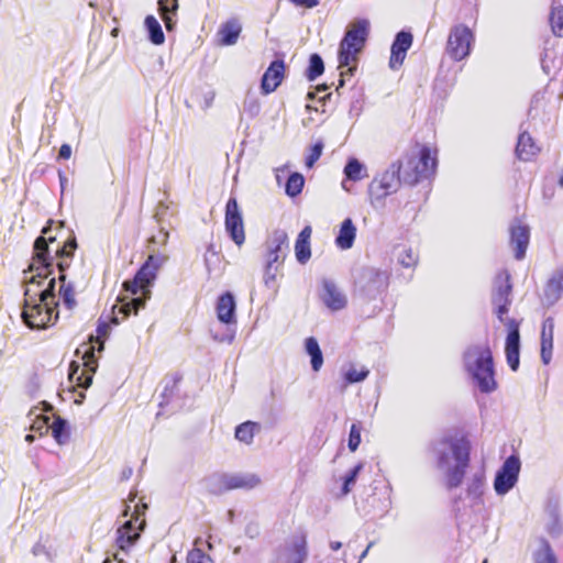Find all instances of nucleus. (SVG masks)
Listing matches in <instances>:
<instances>
[{
  "mask_svg": "<svg viewBox=\"0 0 563 563\" xmlns=\"http://www.w3.org/2000/svg\"><path fill=\"white\" fill-rule=\"evenodd\" d=\"M463 361L466 372L482 393L489 394L496 390L493 354L487 343L468 346Z\"/></svg>",
  "mask_w": 563,
  "mask_h": 563,
  "instance_id": "obj_2",
  "label": "nucleus"
},
{
  "mask_svg": "<svg viewBox=\"0 0 563 563\" xmlns=\"http://www.w3.org/2000/svg\"><path fill=\"white\" fill-rule=\"evenodd\" d=\"M261 478L254 473L229 474V488L232 489H252L258 486Z\"/></svg>",
  "mask_w": 563,
  "mask_h": 563,
  "instance_id": "obj_29",
  "label": "nucleus"
},
{
  "mask_svg": "<svg viewBox=\"0 0 563 563\" xmlns=\"http://www.w3.org/2000/svg\"><path fill=\"white\" fill-rule=\"evenodd\" d=\"M361 443V427L353 423L350 429L347 446L352 452H355Z\"/></svg>",
  "mask_w": 563,
  "mask_h": 563,
  "instance_id": "obj_52",
  "label": "nucleus"
},
{
  "mask_svg": "<svg viewBox=\"0 0 563 563\" xmlns=\"http://www.w3.org/2000/svg\"><path fill=\"white\" fill-rule=\"evenodd\" d=\"M53 221L49 220L47 225L42 229V235L38 236L34 242V261L41 265L43 269H49L53 267L54 257L49 254L48 243H53L56 241V236H48L51 232V225Z\"/></svg>",
  "mask_w": 563,
  "mask_h": 563,
  "instance_id": "obj_17",
  "label": "nucleus"
},
{
  "mask_svg": "<svg viewBox=\"0 0 563 563\" xmlns=\"http://www.w3.org/2000/svg\"><path fill=\"white\" fill-rule=\"evenodd\" d=\"M49 429L52 430L53 438L58 444L63 445L68 441V423L62 417H56Z\"/></svg>",
  "mask_w": 563,
  "mask_h": 563,
  "instance_id": "obj_39",
  "label": "nucleus"
},
{
  "mask_svg": "<svg viewBox=\"0 0 563 563\" xmlns=\"http://www.w3.org/2000/svg\"><path fill=\"white\" fill-rule=\"evenodd\" d=\"M60 297L65 303V306L68 309H73L76 305L75 296H74V287L71 284H65L62 283L60 290H59Z\"/></svg>",
  "mask_w": 563,
  "mask_h": 563,
  "instance_id": "obj_49",
  "label": "nucleus"
},
{
  "mask_svg": "<svg viewBox=\"0 0 563 563\" xmlns=\"http://www.w3.org/2000/svg\"><path fill=\"white\" fill-rule=\"evenodd\" d=\"M245 533L251 537V538H254L256 534H257V528L256 527H251L249 526L245 530Z\"/></svg>",
  "mask_w": 563,
  "mask_h": 563,
  "instance_id": "obj_60",
  "label": "nucleus"
},
{
  "mask_svg": "<svg viewBox=\"0 0 563 563\" xmlns=\"http://www.w3.org/2000/svg\"><path fill=\"white\" fill-rule=\"evenodd\" d=\"M59 181H60V187H62V190H63L65 184L67 183V177L65 175H63L62 173H59Z\"/></svg>",
  "mask_w": 563,
  "mask_h": 563,
  "instance_id": "obj_63",
  "label": "nucleus"
},
{
  "mask_svg": "<svg viewBox=\"0 0 563 563\" xmlns=\"http://www.w3.org/2000/svg\"><path fill=\"white\" fill-rule=\"evenodd\" d=\"M553 335L554 319L552 317H548L543 320L541 330V360L545 365H548L552 358Z\"/></svg>",
  "mask_w": 563,
  "mask_h": 563,
  "instance_id": "obj_22",
  "label": "nucleus"
},
{
  "mask_svg": "<svg viewBox=\"0 0 563 563\" xmlns=\"http://www.w3.org/2000/svg\"><path fill=\"white\" fill-rule=\"evenodd\" d=\"M133 470L131 467H125L121 473V478L126 481L132 476Z\"/></svg>",
  "mask_w": 563,
  "mask_h": 563,
  "instance_id": "obj_59",
  "label": "nucleus"
},
{
  "mask_svg": "<svg viewBox=\"0 0 563 563\" xmlns=\"http://www.w3.org/2000/svg\"><path fill=\"white\" fill-rule=\"evenodd\" d=\"M280 260H284L280 255L277 253L272 252L269 249L267 251V260H266V266H265V284L267 285L269 280L275 278V271L274 264L278 263Z\"/></svg>",
  "mask_w": 563,
  "mask_h": 563,
  "instance_id": "obj_46",
  "label": "nucleus"
},
{
  "mask_svg": "<svg viewBox=\"0 0 563 563\" xmlns=\"http://www.w3.org/2000/svg\"><path fill=\"white\" fill-rule=\"evenodd\" d=\"M330 548L333 551H338V550H340L342 548V542H340V541H331L330 542Z\"/></svg>",
  "mask_w": 563,
  "mask_h": 563,
  "instance_id": "obj_61",
  "label": "nucleus"
},
{
  "mask_svg": "<svg viewBox=\"0 0 563 563\" xmlns=\"http://www.w3.org/2000/svg\"><path fill=\"white\" fill-rule=\"evenodd\" d=\"M400 169L401 163L394 162L389 167L376 176L368 187V192L372 199L384 200L387 196L396 192L400 186Z\"/></svg>",
  "mask_w": 563,
  "mask_h": 563,
  "instance_id": "obj_8",
  "label": "nucleus"
},
{
  "mask_svg": "<svg viewBox=\"0 0 563 563\" xmlns=\"http://www.w3.org/2000/svg\"><path fill=\"white\" fill-rule=\"evenodd\" d=\"M324 71V63L322 57L313 53L309 57V66L306 70V77L309 81L316 80Z\"/></svg>",
  "mask_w": 563,
  "mask_h": 563,
  "instance_id": "obj_40",
  "label": "nucleus"
},
{
  "mask_svg": "<svg viewBox=\"0 0 563 563\" xmlns=\"http://www.w3.org/2000/svg\"><path fill=\"white\" fill-rule=\"evenodd\" d=\"M507 328L505 353L509 367L517 371L520 363V322L514 318L501 321Z\"/></svg>",
  "mask_w": 563,
  "mask_h": 563,
  "instance_id": "obj_16",
  "label": "nucleus"
},
{
  "mask_svg": "<svg viewBox=\"0 0 563 563\" xmlns=\"http://www.w3.org/2000/svg\"><path fill=\"white\" fill-rule=\"evenodd\" d=\"M257 427V423L252 421L243 422L236 427L235 438L245 444H250L253 442L254 432Z\"/></svg>",
  "mask_w": 563,
  "mask_h": 563,
  "instance_id": "obj_42",
  "label": "nucleus"
},
{
  "mask_svg": "<svg viewBox=\"0 0 563 563\" xmlns=\"http://www.w3.org/2000/svg\"><path fill=\"white\" fill-rule=\"evenodd\" d=\"M511 292L510 274L507 271L499 272L494 278L492 288V305L499 321L506 320L504 317L508 313L512 302Z\"/></svg>",
  "mask_w": 563,
  "mask_h": 563,
  "instance_id": "obj_9",
  "label": "nucleus"
},
{
  "mask_svg": "<svg viewBox=\"0 0 563 563\" xmlns=\"http://www.w3.org/2000/svg\"><path fill=\"white\" fill-rule=\"evenodd\" d=\"M388 279L386 271L364 267L355 280V290L362 298L373 300L387 289Z\"/></svg>",
  "mask_w": 563,
  "mask_h": 563,
  "instance_id": "obj_7",
  "label": "nucleus"
},
{
  "mask_svg": "<svg viewBox=\"0 0 563 563\" xmlns=\"http://www.w3.org/2000/svg\"><path fill=\"white\" fill-rule=\"evenodd\" d=\"M292 3L297 4V5H301V7H306V8H313L316 5H318V0H291Z\"/></svg>",
  "mask_w": 563,
  "mask_h": 563,
  "instance_id": "obj_58",
  "label": "nucleus"
},
{
  "mask_svg": "<svg viewBox=\"0 0 563 563\" xmlns=\"http://www.w3.org/2000/svg\"><path fill=\"white\" fill-rule=\"evenodd\" d=\"M323 147L324 145L322 141H318L311 146L310 152L306 157V166L308 168L313 167L316 162L320 158V156L322 155Z\"/></svg>",
  "mask_w": 563,
  "mask_h": 563,
  "instance_id": "obj_51",
  "label": "nucleus"
},
{
  "mask_svg": "<svg viewBox=\"0 0 563 563\" xmlns=\"http://www.w3.org/2000/svg\"><path fill=\"white\" fill-rule=\"evenodd\" d=\"M306 353L310 356L311 367L314 372H319L323 365V355L316 338L309 336L305 340Z\"/></svg>",
  "mask_w": 563,
  "mask_h": 563,
  "instance_id": "obj_33",
  "label": "nucleus"
},
{
  "mask_svg": "<svg viewBox=\"0 0 563 563\" xmlns=\"http://www.w3.org/2000/svg\"><path fill=\"white\" fill-rule=\"evenodd\" d=\"M145 527V520L140 518L139 512L130 520L125 521L117 530L115 544L118 551L114 554L117 563H126L124 556L129 554L130 550L135 545L140 539L141 531ZM104 563H112L109 559Z\"/></svg>",
  "mask_w": 563,
  "mask_h": 563,
  "instance_id": "obj_6",
  "label": "nucleus"
},
{
  "mask_svg": "<svg viewBox=\"0 0 563 563\" xmlns=\"http://www.w3.org/2000/svg\"><path fill=\"white\" fill-rule=\"evenodd\" d=\"M412 34L407 31H400L396 34L390 47L389 67L394 70L400 68L404 64L408 49L412 45Z\"/></svg>",
  "mask_w": 563,
  "mask_h": 563,
  "instance_id": "obj_18",
  "label": "nucleus"
},
{
  "mask_svg": "<svg viewBox=\"0 0 563 563\" xmlns=\"http://www.w3.org/2000/svg\"><path fill=\"white\" fill-rule=\"evenodd\" d=\"M84 368L73 361L69 365L68 378L76 386L87 389L92 384V377L98 368L97 358L95 355V346L86 345L81 355Z\"/></svg>",
  "mask_w": 563,
  "mask_h": 563,
  "instance_id": "obj_10",
  "label": "nucleus"
},
{
  "mask_svg": "<svg viewBox=\"0 0 563 563\" xmlns=\"http://www.w3.org/2000/svg\"><path fill=\"white\" fill-rule=\"evenodd\" d=\"M530 240L529 227L520 222L514 223L510 227V243L515 250V257L522 260Z\"/></svg>",
  "mask_w": 563,
  "mask_h": 563,
  "instance_id": "obj_20",
  "label": "nucleus"
},
{
  "mask_svg": "<svg viewBox=\"0 0 563 563\" xmlns=\"http://www.w3.org/2000/svg\"><path fill=\"white\" fill-rule=\"evenodd\" d=\"M307 555L306 536H294L288 542L276 550L275 559L272 563H305Z\"/></svg>",
  "mask_w": 563,
  "mask_h": 563,
  "instance_id": "obj_12",
  "label": "nucleus"
},
{
  "mask_svg": "<svg viewBox=\"0 0 563 563\" xmlns=\"http://www.w3.org/2000/svg\"><path fill=\"white\" fill-rule=\"evenodd\" d=\"M483 473H476L472 477V482L467 487L468 496H478L482 494V487L484 485V476Z\"/></svg>",
  "mask_w": 563,
  "mask_h": 563,
  "instance_id": "obj_53",
  "label": "nucleus"
},
{
  "mask_svg": "<svg viewBox=\"0 0 563 563\" xmlns=\"http://www.w3.org/2000/svg\"><path fill=\"white\" fill-rule=\"evenodd\" d=\"M437 467L444 475L446 489L462 485L471 460V443L464 438L446 437L434 445Z\"/></svg>",
  "mask_w": 563,
  "mask_h": 563,
  "instance_id": "obj_1",
  "label": "nucleus"
},
{
  "mask_svg": "<svg viewBox=\"0 0 563 563\" xmlns=\"http://www.w3.org/2000/svg\"><path fill=\"white\" fill-rule=\"evenodd\" d=\"M545 512L548 515L547 531L552 537H558L562 531V527L556 504H549Z\"/></svg>",
  "mask_w": 563,
  "mask_h": 563,
  "instance_id": "obj_38",
  "label": "nucleus"
},
{
  "mask_svg": "<svg viewBox=\"0 0 563 563\" xmlns=\"http://www.w3.org/2000/svg\"><path fill=\"white\" fill-rule=\"evenodd\" d=\"M109 330H110V327L107 322H103V321H99L98 325H97V335L93 336V335H90V340L93 341L96 340L99 344L98 346V351L99 352H102L103 349H104V339L109 335Z\"/></svg>",
  "mask_w": 563,
  "mask_h": 563,
  "instance_id": "obj_48",
  "label": "nucleus"
},
{
  "mask_svg": "<svg viewBox=\"0 0 563 563\" xmlns=\"http://www.w3.org/2000/svg\"><path fill=\"white\" fill-rule=\"evenodd\" d=\"M285 73V63L283 59H276L271 63L265 70L262 80L261 89L264 95L275 91L282 84Z\"/></svg>",
  "mask_w": 563,
  "mask_h": 563,
  "instance_id": "obj_19",
  "label": "nucleus"
},
{
  "mask_svg": "<svg viewBox=\"0 0 563 563\" xmlns=\"http://www.w3.org/2000/svg\"><path fill=\"white\" fill-rule=\"evenodd\" d=\"M219 261V255L213 244H209L205 254V265L207 271L211 272V265Z\"/></svg>",
  "mask_w": 563,
  "mask_h": 563,
  "instance_id": "obj_54",
  "label": "nucleus"
},
{
  "mask_svg": "<svg viewBox=\"0 0 563 563\" xmlns=\"http://www.w3.org/2000/svg\"><path fill=\"white\" fill-rule=\"evenodd\" d=\"M225 231L232 241L241 246L245 242V231L242 211L239 207L238 200L231 197L225 206V218H224Z\"/></svg>",
  "mask_w": 563,
  "mask_h": 563,
  "instance_id": "obj_14",
  "label": "nucleus"
},
{
  "mask_svg": "<svg viewBox=\"0 0 563 563\" xmlns=\"http://www.w3.org/2000/svg\"><path fill=\"white\" fill-rule=\"evenodd\" d=\"M563 295V268L554 272L551 278L548 280L542 301L545 306H553L560 297Z\"/></svg>",
  "mask_w": 563,
  "mask_h": 563,
  "instance_id": "obj_21",
  "label": "nucleus"
},
{
  "mask_svg": "<svg viewBox=\"0 0 563 563\" xmlns=\"http://www.w3.org/2000/svg\"><path fill=\"white\" fill-rule=\"evenodd\" d=\"M408 164L413 167V173H405L402 180L407 184L413 185L420 179L428 178L434 173L437 159L435 157H432L431 150L427 146H423L420 150L419 157L417 159L410 158Z\"/></svg>",
  "mask_w": 563,
  "mask_h": 563,
  "instance_id": "obj_15",
  "label": "nucleus"
},
{
  "mask_svg": "<svg viewBox=\"0 0 563 563\" xmlns=\"http://www.w3.org/2000/svg\"><path fill=\"white\" fill-rule=\"evenodd\" d=\"M71 155V147L69 144H63L58 152V157L62 159H68Z\"/></svg>",
  "mask_w": 563,
  "mask_h": 563,
  "instance_id": "obj_57",
  "label": "nucleus"
},
{
  "mask_svg": "<svg viewBox=\"0 0 563 563\" xmlns=\"http://www.w3.org/2000/svg\"><path fill=\"white\" fill-rule=\"evenodd\" d=\"M48 420H49L48 417H42V418L35 420L34 423L32 424V430L40 432V434L46 433L48 431V429L51 428L48 426Z\"/></svg>",
  "mask_w": 563,
  "mask_h": 563,
  "instance_id": "obj_56",
  "label": "nucleus"
},
{
  "mask_svg": "<svg viewBox=\"0 0 563 563\" xmlns=\"http://www.w3.org/2000/svg\"><path fill=\"white\" fill-rule=\"evenodd\" d=\"M161 234H162V243L165 244L167 242V239H168V232L165 231L164 229L161 230Z\"/></svg>",
  "mask_w": 563,
  "mask_h": 563,
  "instance_id": "obj_62",
  "label": "nucleus"
},
{
  "mask_svg": "<svg viewBox=\"0 0 563 563\" xmlns=\"http://www.w3.org/2000/svg\"><path fill=\"white\" fill-rule=\"evenodd\" d=\"M55 286L56 279L52 277L47 283L46 288L41 290L40 294V301L42 302L44 309L49 310L51 319L53 318L54 309L57 306V302L55 300Z\"/></svg>",
  "mask_w": 563,
  "mask_h": 563,
  "instance_id": "obj_37",
  "label": "nucleus"
},
{
  "mask_svg": "<svg viewBox=\"0 0 563 563\" xmlns=\"http://www.w3.org/2000/svg\"><path fill=\"white\" fill-rule=\"evenodd\" d=\"M363 468V464H356L344 477L342 486V495H347L351 492V486L355 484L360 472Z\"/></svg>",
  "mask_w": 563,
  "mask_h": 563,
  "instance_id": "obj_47",
  "label": "nucleus"
},
{
  "mask_svg": "<svg viewBox=\"0 0 563 563\" xmlns=\"http://www.w3.org/2000/svg\"><path fill=\"white\" fill-rule=\"evenodd\" d=\"M203 486L212 495H222L230 490L229 474H212L203 479Z\"/></svg>",
  "mask_w": 563,
  "mask_h": 563,
  "instance_id": "obj_30",
  "label": "nucleus"
},
{
  "mask_svg": "<svg viewBox=\"0 0 563 563\" xmlns=\"http://www.w3.org/2000/svg\"><path fill=\"white\" fill-rule=\"evenodd\" d=\"M311 228L305 227L297 236L295 244V254L296 258L300 264H305L311 257L310 250V236H311Z\"/></svg>",
  "mask_w": 563,
  "mask_h": 563,
  "instance_id": "obj_26",
  "label": "nucleus"
},
{
  "mask_svg": "<svg viewBox=\"0 0 563 563\" xmlns=\"http://www.w3.org/2000/svg\"><path fill=\"white\" fill-rule=\"evenodd\" d=\"M368 375L369 371L365 366H363L361 369L351 367L345 372L344 379L346 384H355L365 380Z\"/></svg>",
  "mask_w": 563,
  "mask_h": 563,
  "instance_id": "obj_45",
  "label": "nucleus"
},
{
  "mask_svg": "<svg viewBox=\"0 0 563 563\" xmlns=\"http://www.w3.org/2000/svg\"><path fill=\"white\" fill-rule=\"evenodd\" d=\"M369 32V22L365 19H358L351 23L341 40L338 53L339 68L341 79L339 87L344 86V77L353 76L356 69L353 63H356L357 55L362 52Z\"/></svg>",
  "mask_w": 563,
  "mask_h": 563,
  "instance_id": "obj_3",
  "label": "nucleus"
},
{
  "mask_svg": "<svg viewBox=\"0 0 563 563\" xmlns=\"http://www.w3.org/2000/svg\"><path fill=\"white\" fill-rule=\"evenodd\" d=\"M532 559L534 563H558L554 551L544 538L540 539L538 549L532 553Z\"/></svg>",
  "mask_w": 563,
  "mask_h": 563,
  "instance_id": "obj_34",
  "label": "nucleus"
},
{
  "mask_svg": "<svg viewBox=\"0 0 563 563\" xmlns=\"http://www.w3.org/2000/svg\"><path fill=\"white\" fill-rule=\"evenodd\" d=\"M158 268V263L154 255H150L145 263L140 267L136 272L134 278L132 280H128L123 284V287L126 291L132 295H136L139 291H142L141 297L132 298L130 301L121 303L118 308L119 313L123 314V318H126L132 312L134 314L141 308H144L146 300L150 298V286L156 277V271Z\"/></svg>",
  "mask_w": 563,
  "mask_h": 563,
  "instance_id": "obj_4",
  "label": "nucleus"
},
{
  "mask_svg": "<svg viewBox=\"0 0 563 563\" xmlns=\"http://www.w3.org/2000/svg\"><path fill=\"white\" fill-rule=\"evenodd\" d=\"M236 302L232 292L221 295L217 302V316L219 321L225 324L235 322Z\"/></svg>",
  "mask_w": 563,
  "mask_h": 563,
  "instance_id": "obj_23",
  "label": "nucleus"
},
{
  "mask_svg": "<svg viewBox=\"0 0 563 563\" xmlns=\"http://www.w3.org/2000/svg\"><path fill=\"white\" fill-rule=\"evenodd\" d=\"M287 241V234L284 231H277L269 241L268 249L282 257H285V251L288 247Z\"/></svg>",
  "mask_w": 563,
  "mask_h": 563,
  "instance_id": "obj_43",
  "label": "nucleus"
},
{
  "mask_svg": "<svg viewBox=\"0 0 563 563\" xmlns=\"http://www.w3.org/2000/svg\"><path fill=\"white\" fill-rule=\"evenodd\" d=\"M473 33L465 25L452 29L446 44V53L454 60H462L470 55Z\"/></svg>",
  "mask_w": 563,
  "mask_h": 563,
  "instance_id": "obj_13",
  "label": "nucleus"
},
{
  "mask_svg": "<svg viewBox=\"0 0 563 563\" xmlns=\"http://www.w3.org/2000/svg\"><path fill=\"white\" fill-rule=\"evenodd\" d=\"M549 21L553 34L563 37V4L556 0L552 3Z\"/></svg>",
  "mask_w": 563,
  "mask_h": 563,
  "instance_id": "obj_35",
  "label": "nucleus"
},
{
  "mask_svg": "<svg viewBox=\"0 0 563 563\" xmlns=\"http://www.w3.org/2000/svg\"><path fill=\"white\" fill-rule=\"evenodd\" d=\"M356 236V228L350 218L342 223L339 234L335 238V244L341 250H349L353 246Z\"/></svg>",
  "mask_w": 563,
  "mask_h": 563,
  "instance_id": "obj_27",
  "label": "nucleus"
},
{
  "mask_svg": "<svg viewBox=\"0 0 563 563\" xmlns=\"http://www.w3.org/2000/svg\"><path fill=\"white\" fill-rule=\"evenodd\" d=\"M144 25L147 30L148 38L154 45H162L165 42L162 26L154 15H147Z\"/></svg>",
  "mask_w": 563,
  "mask_h": 563,
  "instance_id": "obj_36",
  "label": "nucleus"
},
{
  "mask_svg": "<svg viewBox=\"0 0 563 563\" xmlns=\"http://www.w3.org/2000/svg\"><path fill=\"white\" fill-rule=\"evenodd\" d=\"M303 185V176L300 173H291L286 181L285 192L287 196L294 198L302 191Z\"/></svg>",
  "mask_w": 563,
  "mask_h": 563,
  "instance_id": "obj_41",
  "label": "nucleus"
},
{
  "mask_svg": "<svg viewBox=\"0 0 563 563\" xmlns=\"http://www.w3.org/2000/svg\"><path fill=\"white\" fill-rule=\"evenodd\" d=\"M398 261L404 267H412L417 263V255L411 250H405Z\"/></svg>",
  "mask_w": 563,
  "mask_h": 563,
  "instance_id": "obj_55",
  "label": "nucleus"
},
{
  "mask_svg": "<svg viewBox=\"0 0 563 563\" xmlns=\"http://www.w3.org/2000/svg\"><path fill=\"white\" fill-rule=\"evenodd\" d=\"M363 164L357 158H350L344 167V174L347 179L357 181L363 178Z\"/></svg>",
  "mask_w": 563,
  "mask_h": 563,
  "instance_id": "obj_44",
  "label": "nucleus"
},
{
  "mask_svg": "<svg viewBox=\"0 0 563 563\" xmlns=\"http://www.w3.org/2000/svg\"><path fill=\"white\" fill-rule=\"evenodd\" d=\"M85 397H86V396H85V393H82V391H81V393H79L78 398H77V399H75V404H77V405L82 404V401H84Z\"/></svg>",
  "mask_w": 563,
  "mask_h": 563,
  "instance_id": "obj_64",
  "label": "nucleus"
},
{
  "mask_svg": "<svg viewBox=\"0 0 563 563\" xmlns=\"http://www.w3.org/2000/svg\"><path fill=\"white\" fill-rule=\"evenodd\" d=\"M520 468L519 456L512 454L505 460L494 479V489L497 495H506L514 488L518 482Z\"/></svg>",
  "mask_w": 563,
  "mask_h": 563,
  "instance_id": "obj_11",
  "label": "nucleus"
},
{
  "mask_svg": "<svg viewBox=\"0 0 563 563\" xmlns=\"http://www.w3.org/2000/svg\"><path fill=\"white\" fill-rule=\"evenodd\" d=\"M38 273L30 278L24 296V307L22 311V319L24 323L31 329H44L51 322V312L43 308L40 301L41 290L33 288L34 285L40 287L41 279L47 278L53 274V269H43L41 265L36 268Z\"/></svg>",
  "mask_w": 563,
  "mask_h": 563,
  "instance_id": "obj_5",
  "label": "nucleus"
},
{
  "mask_svg": "<svg viewBox=\"0 0 563 563\" xmlns=\"http://www.w3.org/2000/svg\"><path fill=\"white\" fill-rule=\"evenodd\" d=\"M187 563H214V561L201 549L195 548L188 552Z\"/></svg>",
  "mask_w": 563,
  "mask_h": 563,
  "instance_id": "obj_50",
  "label": "nucleus"
},
{
  "mask_svg": "<svg viewBox=\"0 0 563 563\" xmlns=\"http://www.w3.org/2000/svg\"><path fill=\"white\" fill-rule=\"evenodd\" d=\"M242 26L238 20L227 21L219 30L221 44L225 46L234 45L240 36Z\"/></svg>",
  "mask_w": 563,
  "mask_h": 563,
  "instance_id": "obj_31",
  "label": "nucleus"
},
{
  "mask_svg": "<svg viewBox=\"0 0 563 563\" xmlns=\"http://www.w3.org/2000/svg\"><path fill=\"white\" fill-rule=\"evenodd\" d=\"M539 152V147L533 142L532 137L528 132L520 133L518 143L516 146L517 157L521 161H530Z\"/></svg>",
  "mask_w": 563,
  "mask_h": 563,
  "instance_id": "obj_28",
  "label": "nucleus"
},
{
  "mask_svg": "<svg viewBox=\"0 0 563 563\" xmlns=\"http://www.w3.org/2000/svg\"><path fill=\"white\" fill-rule=\"evenodd\" d=\"M322 300L331 310H340L345 307V296L336 288L335 284L331 280L323 282Z\"/></svg>",
  "mask_w": 563,
  "mask_h": 563,
  "instance_id": "obj_25",
  "label": "nucleus"
},
{
  "mask_svg": "<svg viewBox=\"0 0 563 563\" xmlns=\"http://www.w3.org/2000/svg\"><path fill=\"white\" fill-rule=\"evenodd\" d=\"M178 10V0H158V11L167 31H172L176 24L173 15Z\"/></svg>",
  "mask_w": 563,
  "mask_h": 563,
  "instance_id": "obj_32",
  "label": "nucleus"
},
{
  "mask_svg": "<svg viewBox=\"0 0 563 563\" xmlns=\"http://www.w3.org/2000/svg\"><path fill=\"white\" fill-rule=\"evenodd\" d=\"M77 249L76 238L69 236L62 247L56 251L55 256L58 258L57 268L60 273L59 280L65 283L66 275L65 271L69 267V260L73 257L75 250Z\"/></svg>",
  "mask_w": 563,
  "mask_h": 563,
  "instance_id": "obj_24",
  "label": "nucleus"
}]
</instances>
